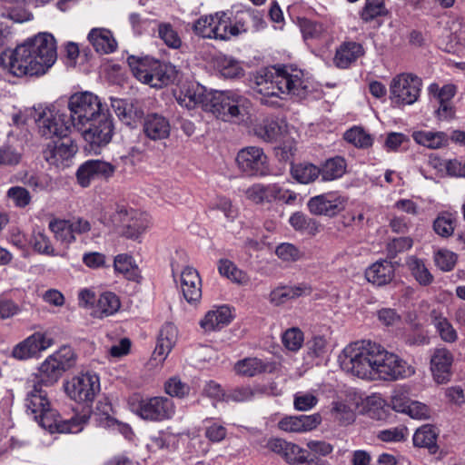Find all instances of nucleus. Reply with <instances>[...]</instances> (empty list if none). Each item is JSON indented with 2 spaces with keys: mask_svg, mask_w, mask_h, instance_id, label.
I'll list each match as a JSON object with an SVG mask.
<instances>
[{
  "mask_svg": "<svg viewBox=\"0 0 465 465\" xmlns=\"http://www.w3.org/2000/svg\"><path fill=\"white\" fill-rule=\"evenodd\" d=\"M389 11L384 0H365L364 5L359 13L363 23L378 21L379 18L386 16Z\"/></svg>",
  "mask_w": 465,
  "mask_h": 465,
  "instance_id": "obj_45",
  "label": "nucleus"
},
{
  "mask_svg": "<svg viewBox=\"0 0 465 465\" xmlns=\"http://www.w3.org/2000/svg\"><path fill=\"white\" fill-rule=\"evenodd\" d=\"M421 79L412 74H400L390 84V99L397 105L413 104L420 97Z\"/></svg>",
  "mask_w": 465,
  "mask_h": 465,
  "instance_id": "obj_8",
  "label": "nucleus"
},
{
  "mask_svg": "<svg viewBox=\"0 0 465 465\" xmlns=\"http://www.w3.org/2000/svg\"><path fill=\"white\" fill-rule=\"evenodd\" d=\"M318 402L317 391H298L293 395V408L298 411H311Z\"/></svg>",
  "mask_w": 465,
  "mask_h": 465,
  "instance_id": "obj_53",
  "label": "nucleus"
},
{
  "mask_svg": "<svg viewBox=\"0 0 465 465\" xmlns=\"http://www.w3.org/2000/svg\"><path fill=\"white\" fill-rule=\"evenodd\" d=\"M64 390L74 401L92 402L100 391V379L95 373H81L68 381Z\"/></svg>",
  "mask_w": 465,
  "mask_h": 465,
  "instance_id": "obj_12",
  "label": "nucleus"
},
{
  "mask_svg": "<svg viewBox=\"0 0 465 465\" xmlns=\"http://www.w3.org/2000/svg\"><path fill=\"white\" fill-rule=\"evenodd\" d=\"M273 365L268 361L257 357H247L235 362L233 371L239 376L254 377L265 372H272Z\"/></svg>",
  "mask_w": 465,
  "mask_h": 465,
  "instance_id": "obj_27",
  "label": "nucleus"
},
{
  "mask_svg": "<svg viewBox=\"0 0 465 465\" xmlns=\"http://www.w3.org/2000/svg\"><path fill=\"white\" fill-rule=\"evenodd\" d=\"M88 125V128L83 130V137L88 144V150L98 153L101 148L106 146L112 140L113 121L107 114H104L92 121Z\"/></svg>",
  "mask_w": 465,
  "mask_h": 465,
  "instance_id": "obj_15",
  "label": "nucleus"
},
{
  "mask_svg": "<svg viewBox=\"0 0 465 465\" xmlns=\"http://www.w3.org/2000/svg\"><path fill=\"white\" fill-rule=\"evenodd\" d=\"M38 131L46 138H65L72 126L68 114L60 111L47 108L36 119Z\"/></svg>",
  "mask_w": 465,
  "mask_h": 465,
  "instance_id": "obj_13",
  "label": "nucleus"
},
{
  "mask_svg": "<svg viewBox=\"0 0 465 465\" xmlns=\"http://www.w3.org/2000/svg\"><path fill=\"white\" fill-rule=\"evenodd\" d=\"M289 223L294 230L307 234L315 235L319 231V223L314 219L300 212L292 214Z\"/></svg>",
  "mask_w": 465,
  "mask_h": 465,
  "instance_id": "obj_51",
  "label": "nucleus"
},
{
  "mask_svg": "<svg viewBox=\"0 0 465 465\" xmlns=\"http://www.w3.org/2000/svg\"><path fill=\"white\" fill-rule=\"evenodd\" d=\"M216 66L224 78L235 79L243 75L244 71L240 63L225 55L216 59Z\"/></svg>",
  "mask_w": 465,
  "mask_h": 465,
  "instance_id": "obj_50",
  "label": "nucleus"
},
{
  "mask_svg": "<svg viewBox=\"0 0 465 465\" xmlns=\"http://www.w3.org/2000/svg\"><path fill=\"white\" fill-rule=\"evenodd\" d=\"M158 35L169 47L179 48L181 46V38L170 24H161L158 27Z\"/></svg>",
  "mask_w": 465,
  "mask_h": 465,
  "instance_id": "obj_63",
  "label": "nucleus"
},
{
  "mask_svg": "<svg viewBox=\"0 0 465 465\" xmlns=\"http://www.w3.org/2000/svg\"><path fill=\"white\" fill-rule=\"evenodd\" d=\"M207 111L225 122H240L249 113L250 100L239 91L212 92Z\"/></svg>",
  "mask_w": 465,
  "mask_h": 465,
  "instance_id": "obj_5",
  "label": "nucleus"
},
{
  "mask_svg": "<svg viewBox=\"0 0 465 465\" xmlns=\"http://www.w3.org/2000/svg\"><path fill=\"white\" fill-rule=\"evenodd\" d=\"M252 88L265 97L287 94L304 99L312 92L313 85L302 70L283 65L259 70L253 75Z\"/></svg>",
  "mask_w": 465,
  "mask_h": 465,
  "instance_id": "obj_3",
  "label": "nucleus"
},
{
  "mask_svg": "<svg viewBox=\"0 0 465 465\" xmlns=\"http://www.w3.org/2000/svg\"><path fill=\"white\" fill-rule=\"evenodd\" d=\"M320 178L323 183L333 182L343 177L347 172V162L340 155L326 159L319 166Z\"/></svg>",
  "mask_w": 465,
  "mask_h": 465,
  "instance_id": "obj_31",
  "label": "nucleus"
},
{
  "mask_svg": "<svg viewBox=\"0 0 465 465\" xmlns=\"http://www.w3.org/2000/svg\"><path fill=\"white\" fill-rule=\"evenodd\" d=\"M180 288L184 299L191 304L202 298V281L196 269L186 266L180 274Z\"/></svg>",
  "mask_w": 465,
  "mask_h": 465,
  "instance_id": "obj_22",
  "label": "nucleus"
},
{
  "mask_svg": "<svg viewBox=\"0 0 465 465\" xmlns=\"http://www.w3.org/2000/svg\"><path fill=\"white\" fill-rule=\"evenodd\" d=\"M253 132L264 142H273L281 134V126L273 119H264L254 126Z\"/></svg>",
  "mask_w": 465,
  "mask_h": 465,
  "instance_id": "obj_49",
  "label": "nucleus"
},
{
  "mask_svg": "<svg viewBox=\"0 0 465 465\" xmlns=\"http://www.w3.org/2000/svg\"><path fill=\"white\" fill-rule=\"evenodd\" d=\"M114 171L115 167L110 163L101 160H88L79 166L76 178L82 187H88L92 180L111 177Z\"/></svg>",
  "mask_w": 465,
  "mask_h": 465,
  "instance_id": "obj_19",
  "label": "nucleus"
},
{
  "mask_svg": "<svg viewBox=\"0 0 465 465\" xmlns=\"http://www.w3.org/2000/svg\"><path fill=\"white\" fill-rule=\"evenodd\" d=\"M290 173L292 177L301 184H310L315 182L321 174L319 166L308 163H292Z\"/></svg>",
  "mask_w": 465,
  "mask_h": 465,
  "instance_id": "obj_39",
  "label": "nucleus"
},
{
  "mask_svg": "<svg viewBox=\"0 0 465 465\" xmlns=\"http://www.w3.org/2000/svg\"><path fill=\"white\" fill-rule=\"evenodd\" d=\"M120 306L118 296L114 292H105L96 301L94 313L99 318L108 317L118 312Z\"/></svg>",
  "mask_w": 465,
  "mask_h": 465,
  "instance_id": "obj_44",
  "label": "nucleus"
},
{
  "mask_svg": "<svg viewBox=\"0 0 465 465\" xmlns=\"http://www.w3.org/2000/svg\"><path fill=\"white\" fill-rule=\"evenodd\" d=\"M453 353L446 348H436L430 357V369L434 381L448 383L452 376Z\"/></svg>",
  "mask_w": 465,
  "mask_h": 465,
  "instance_id": "obj_18",
  "label": "nucleus"
},
{
  "mask_svg": "<svg viewBox=\"0 0 465 465\" xmlns=\"http://www.w3.org/2000/svg\"><path fill=\"white\" fill-rule=\"evenodd\" d=\"M439 431L433 425L426 424L415 431L412 440L415 447L426 448L432 454L438 451L437 438Z\"/></svg>",
  "mask_w": 465,
  "mask_h": 465,
  "instance_id": "obj_38",
  "label": "nucleus"
},
{
  "mask_svg": "<svg viewBox=\"0 0 465 465\" xmlns=\"http://www.w3.org/2000/svg\"><path fill=\"white\" fill-rule=\"evenodd\" d=\"M311 288L306 284H300L298 286H281L272 290L270 293L271 303L278 306L283 304L288 300L298 298L302 295H309Z\"/></svg>",
  "mask_w": 465,
  "mask_h": 465,
  "instance_id": "obj_36",
  "label": "nucleus"
},
{
  "mask_svg": "<svg viewBox=\"0 0 465 465\" xmlns=\"http://www.w3.org/2000/svg\"><path fill=\"white\" fill-rule=\"evenodd\" d=\"M394 272V266L391 262L380 260L366 269L365 278L373 285L383 286L392 281Z\"/></svg>",
  "mask_w": 465,
  "mask_h": 465,
  "instance_id": "obj_29",
  "label": "nucleus"
},
{
  "mask_svg": "<svg viewBox=\"0 0 465 465\" xmlns=\"http://www.w3.org/2000/svg\"><path fill=\"white\" fill-rule=\"evenodd\" d=\"M56 59V41L49 33L29 37L9 54L0 56L2 65L16 77L44 75Z\"/></svg>",
  "mask_w": 465,
  "mask_h": 465,
  "instance_id": "obj_2",
  "label": "nucleus"
},
{
  "mask_svg": "<svg viewBox=\"0 0 465 465\" xmlns=\"http://www.w3.org/2000/svg\"><path fill=\"white\" fill-rule=\"evenodd\" d=\"M111 106L118 118L128 126H134L143 115L141 108L124 99L112 98Z\"/></svg>",
  "mask_w": 465,
  "mask_h": 465,
  "instance_id": "obj_32",
  "label": "nucleus"
},
{
  "mask_svg": "<svg viewBox=\"0 0 465 465\" xmlns=\"http://www.w3.org/2000/svg\"><path fill=\"white\" fill-rule=\"evenodd\" d=\"M321 422L322 416L319 413L287 416L279 421L278 427L287 432H305L314 430Z\"/></svg>",
  "mask_w": 465,
  "mask_h": 465,
  "instance_id": "obj_24",
  "label": "nucleus"
},
{
  "mask_svg": "<svg viewBox=\"0 0 465 465\" xmlns=\"http://www.w3.org/2000/svg\"><path fill=\"white\" fill-rule=\"evenodd\" d=\"M49 229L54 233L57 241L68 245L75 241V236L71 230L68 220H53L49 223Z\"/></svg>",
  "mask_w": 465,
  "mask_h": 465,
  "instance_id": "obj_52",
  "label": "nucleus"
},
{
  "mask_svg": "<svg viewBox=\"0 0 465 465\" xmlns=\"http://www.w3.org/2000/svg\"><path fill=\"white\" fill-rule=\"evenodd\" d=\"M339 362L342 371L361 379L378 375L383 381H397L415 373V369L399 355L366 340L347 345Z\"/></svg>",
  "mask_w": 465,
  "mask_h": 465,
  "instance_id": "obj_1",
  "label": "nucleus"
},
{
  "mask_svg": "<svg viewBox=\"0 0 465 465\" xmlns=\"http://www.w3.org/2000/svg\"><path fill=\"white\" fill-rule=\"evenodd\" d=\"M433 260L435 265L442 272H450L455 267L458 255L447 249H440L434 252Z\"/></svg>",
  "mask_w": 465,
  "mask_h": 465,
  "instance_id": "obj_57",
  "label": "nucleus"
},
{
  "mask_svg": "<svg viewBox=\"0 0 465 465\" xmlns=\"http://www.w3.org/2000/svg\"><path fill=\"white\" fill-rule=\"evenodd\" d=\"M235 161L239 170L247 176L264 177L270 174L268 157L258 146L241 149Z\"/></svg>",
  "mask_w": 465,
  "mask_h": 465,
  "instance_id": "obj_10",
  "label": "nucleus"
},
{
  "mask_svg": "<svg viewBox=\"0 0 465 465\" xmlns=\"http://www.w3.org/2000/svg\"><path fill=\"white\" fill-rule=\"evenodd\" d=\"M244 194L250 202L264 205L279 201L286 204L293 203L297 199V193L289 189H283L278 183H256L249 186Z\"/></svg>",
  "mask_w": 465,
  "mask_h": 465,
  "instance_id": "obj_9",
  "label": "nucleus"
},
{
  "mask_svg": "<svg viewBox=\"0 0 465 465\" xmlns=\"http://www.w3.org/2000/svg\"><path fill=\"white\" fill-rule=\"evenodd\" d=\"M51 356L56 360L64 371L70 370L76 364L77 355L70 346H62Z\"/></svg>",
  "mask_w": 465,
  "mask_h": 465,
  "instance_id": "obj_58",
  "label": "nucleus"
},
{
  "mask_svg": "<svg viewBox=\"0 0 465 465\" xmlns=\"http://www.w3.org/2000/svg\"><path fill=\"white\" fill-rule=\"evenodd\" d=\"M344 139L356 147L368 148L372 145L373 138L361 127H352L347 130L343 135Z\"/></svg>",
  "mask_w": 465,
  "mask_h": 465,
  "instance_id": "obj_55",
  "label": "nucleus"
},
{
  "mask_svg": "<svg viewBox=\"0 0 465 465\" xmlns=\"http://www.w3.org/2000/svg\"><path fill=\"white\" fill-rule=\"evenodd\" d=\"M231 320V310L228 306L224 305L209 311L200 322V325L205 331H213L229 324Z\"/></svg>",
  "mask_w": 465,
  "mask_h": 465,
  "instance_id": "obj_34",
  "label": "nucleus"
},
{
  "mask_svg": "<svg viewBox=\"0 0 465 465\" xmlns=\"http://www.w3.org/2000/svg\"><path fill=\"white\" fill-rule=\"evenodd\" d=\"M430 320L442 341L448 343H453L458 340L456 330L441 312L432 310L430 312Z\"/></svg>",
  "mask_w": 465,
  "mask_h": 465,
  "instance_id": "obj_41",
  "label": "nucleus"
},
{
  "mask_svg": "<svg viewBox=\"0 0 465 465\" xmlns=\"http://www.w3.org/2000/svg\"><path fill=\"white\" fill-rule=\"evenodd\" d=\"M212 211H220L228 221H233L238 215V209L232 205V201L224 196H219L209 205Z\"/></svg>",
  "mask_w": 465,
  "mask_h": 465,
  "instance_id": "obj_59",
  "label": "nucleus"
},
{
  "mask_svg": "<svg viewBox=\"0 0 465 465\" xmlns=\"http://www.w3.org/2000/svg\"><path fill=\"white\" fill-rule=\"evenodd\" d=\"M413 140L419 145L436 150L448 145L449 136L444 132L414 131L411 134Z\"/></svg>",
  "mask_w": 465,
  "mask_h": 465,
  "instance_id": "obj_37",
  "label": "nucleus"
},
{
  "mask_svg": "<svg viewBox=\"0 0 465 465\" xmlns=\"http://www.w3.org/2000/svg\"><path fill=\"white\" fill-rule=\"evenodd\" d=\"M149 226L147 217L134 211L131 213L130 221L124 225L122 233L129 239H137Z\"/></svg>",
  "mask_w": 465,
  "mask_h": 465,
  "instance_id": "obj_46",
  "label": "nucleus"
},
{
  "mask_svg": "<svg viewBox=\"0 0 465 465\" xmlns=\"http://www.w3.org/2000/svg\"><path fill=\"white\" fill-rule=\"evenodd\" d=\"M218 271L221 275L241 285H245L250 281L248 274L245 272L240 270L232 262L228 259H221L219 261Z\"/></svg>",
  "mask_w": 465,
  "mask_h": 465,
  "instance_id": "obj_48",
  "label": "nucleus"
},
{
  "mask_svg": "<svg viewBox=\"0 0 465 465\" xmlns=\"http://www.w3.org/2000/svg\"><path fill=\"white\" fill-rule=\"evenodd\" d=\"M29 390L25 398L26 411L44 429L51 433H78L87 423L85 415H75L69 420H61L51 407L47 392L43 385L28 381Z\"/></svg>",
  "mask_w": 465,
  "mask_h": 465,
  "instance_id": "obj_4",
  "label": "nucleus"
},
{
  "mask_svg": "<svg viewBox=\"0 0 465 465\" xmlns=\"http://www.w3.org/2000/svg\"><path fill=\"white\" fill-rule=\"evenodd\" d=\"M259 19L258 12L254 11H246L242 12L238 17L236 22L232 25L230 18L227 16L225 13H223V21L226 22L225 34L227 35L226 40L231 39L233 36H238L239 35L247 32V22L248 20H256Z\"/></svg>",
  "mask_w": 465,
  "mask_h": 465,
  "instance_id": "obj_43",
  "label": "nucleus"
},
{
  "mask_svg": "<svg viewBox=\"0 0 465 465\" xmlns=\"http://www.w3.org/2000/svg\"><path fill=\"white\" fill-rule=\"evenodd\" d=\"M408 435L409 431L405 426H398L380 430L377 437L385 442H401L404 441Z\"/></svg>",
  "mask_w": 465,
  "mask_h": 465,
  "instance_id": "obj_62",
  "label": "nucleus"
},
{
  "mask_svg": "<svg viewBox=\"0 0 465 465\" xmlns=\"http://www.w3.org/2000/svg\"><path fill=\"white\" fill-rule=\"evenodd\" d=\"M87 38L95 51L101 54L113 53L117 47L113 33L106 28H93Z\"/></svg>",
  "mask_w": 465,
  "mask_h": 465,
  "instance_id": "obj_33",
  "label": "nucleus"
},
{
  "mask_svg": "<svg viewBox=\"0 0 465 465\" xmlns=\"http://www.w3.org/2000/svg\"><path fill=\"white\" fill-rule=\"evenodd\" d=\"M261 392L259 389H253L252 387L246 386H238L232 389H230L226 391V395L224 398L225 402L233 401V402H245L252 401L255 395Z\"/></svg>",
  "mask_w": 465,
  "mask_h": 465,
  "instance_id": "obj_54",
  "label": "nucleus"
},
{
  "mask_svg": "<svg viewBox=\"0 0 465 465\" xmlns=\"http://www.w3.org/2000/svg\"><path fill=\"white\" fill-rule=\"evenodd\" d=\"M155 61L156 59L149 56L130 55L127 58V63L133 74L143 84L147 83V79H149L150 74L153 71V62Z\"/></svg>",
  "mask_w": 465,
  "mask_h": 465,
  "instance_id": "obj_42",
  "label": "nucleus"
},
{
  "mask_svg": "<svg viewBox=\"0 0 465 465\" xmlns=\"http://www.w3.org/2000/svg\"><path fill=\"white\" fill-rule=\"evenodd\" d=\"M456 227V218L448 212L438 214L432 223L434 232L441 238L447 239L453 235Z\"/></svg>",
  "mask_w": 465,
  "mask_h": 465,
  "instance_id": "obj_47",
  "label": "nucleus"
},
{
  "mask_svg": "<svg viewBox=\"0 0 465 465\" xmlns=\"http://www.w3.org/2000/svg\"><path fill=\"white\" fill-rule=\"evenodd\" d=\"M112 407L108 403L99 401L96 406V411L94 413L96 422L99 426L104 428H111L115 424V419L111 417L110 411Z\"/></svg>",
  "mask_w": 465,
  "mask_h": 465,
  "instance_id": "obj_64",
  "label": "nucleus"
},
{
  "mask_svg": "<svg viewBox=\"0 0 465 465\" xmlns=\"http://www.w3.org/2000/svg\"><path fill=\"white\" fill-rule=\"evenodd\" d=\"M178 338V331L174 324L167 322L160 330L157 344L153 351V360L163 361L168 356Z\"/></svg>",
  "mask_w": 465,
  "mask_h": 465,
  "instance_id": "obj_25",
  "label": "nucleus"
},
{
  "mask_svg": "<svg viewBox=\"0 0 465 465\" xmlns=\"http://www.w3.org/2000/svg\"><path fill=\"white\" fill-rule=\"evenodd\" d=\"M143 133L152 141H163L170 136L171 124L163 114H147L143 120Z\"/></svg>",
  "mask_w": 465,
  "mask_h": 465,
  "instance_id": "obj_21",
  "label": "nucleus"
},
{
  "mask_svg": "<svg viewBox=\"0 0 465 465\" xmlns=\"http://www.w3.org/2000/svg\"><path fill=\"white\" fill-rule=\"evenodd\" d=\"M146 84L154 88H162L172 83L174 79V67L159 60L153 62V69Z\"/></svg>",
  "mask_w": 465,
  "mask_h": 465,
  "instance_id": "obj_35",
  "label": "nucleus"
},
{
  "mask_svg": "<svg viewBox=\"0 0 465 465\" xmlns=\"http://www.w3.org/2000/svg\"><path fill=\"white\" fill-rule=\"evenodd\" d=\"M211 94L212 92H207L204 86L198 84H191L181 90L177 101L182 106H185L188 109L200 105L203 110L207 111Z\"/></svg>",
  "mask_w": 465,
  "mask_h": 465,
  "instance_id": "obj_23",
  "label": "nucleus"
},
{
  "mask_svg": "<svg viewBox=\"0 0 465 465\" xmlns=\"http://www.w3.org/2000/svg\"><path fill=\"white\" fill-rule=\"evenodd\" d=\"M76 152L77 145L66 136L49 142L43 151V155L49 164L64 169L70 165Z\"/></svg>",
  "mask_w": 465,
  "mask_h": 465,
  "instance_id": "obj_16",
  "label": "nucleus"
},
{
  "mask_svg": "<svg viewBox=\"0 0 465 465\" xmlns=\"http://www.w3.org/2000/svg\"><path fill=\"white\" fill-rule=\"evenodd\" d=\"M114 266L116 272L123 273L127 279L134 280L138 277V268L130 255L118 254L114 258Z\"/></svg>",
  "mask_w": 465,
  "mask_h": 465,
  "instance_id": "obj_56",
  "label": "nucleus"
},
{
  "mask_svg": "<svg viewBox=\"0 0 465 465\" xmlns=\"http://www.w3.org/2000/svg\"><path fill=\"white\" fill-rule=\"evenodd\" d=\"M267 447L281 455L290 465H328V461L317 457H311L307 450L282 439H272Z\"/></svg>",
  "mask_w": 465,
  "mask_h": 465,
  "instance_id": "obj_11",
  "label": "nucleus"
},
{
  "mask_svg": "<svg viewBox=\"0 0 465 465\" xmlns=\"http://www.w3.org/2000/svg\"><path fill=\"white\" fill-rule=\"evenodd\" d=\"M68 107L72 126L79 131L101 115L106 114L99 97L91 92L75 93L71 95Z\"/></svg>",
  "mask_w": 465,
  "mask_h": 465,
  "instance_id": "obj_6",
  "label": "nucleus"
},
{
  "mask_svg": "<svg viewBox=\"0 0 465 465\" xmlns=\"http://www.w3.org/2000/svg\"><path fill=\"white\" fill-rule=\"evenodd\" d=\"M411 402L409 389L405 386L395 388L391 396V406L397 412L404 413Z\"/></svg>",
  "mask_w": 465,
  "mask_h": 465,
  "instance_id": "obj_60",
  "label": "nucleus"
},
{
  "mask_svg": "<svg viewBox=\"0 0 465 465\" xmlns=\"http://www.w3.org/2000/svg\"><path fill=\"white\" fill-rule=\"evenodd\" d=\"M132 411L141 419L149 421H163L170 420L175 413L173 401L166 397L154 396L145 399H132Z\"/></svg>",
  "mask_w": 465,
  "mask_h": 465,
  "instance_id": "obj_7",
  "label": "nucleus"
},
{
  "mask_svg": "<svg viewBox=\"0 0 465 465\" xmlns=\"http://www.w3.org/2000/svg\"><path fill=\"white\" fill-rule=\"evenodd\" d=\"M32 244L35 251L39 253L49 256L57 255V252L54 249L49 237L42 231L34 232Z\"/></svg>",
  "mask_w": 465,
  "mask_h": 465,
  "instance_id": "obj_61",
  "label": "nucleus"
},
{
  "mask_svg": "<svg viewBox=\"0 0 465 465\" xmlns=\"http://www.w3.org/2000/svg\"><path fill=\"white\" fill-rule=\"evenodd\" d=\"M54 343V339L49 333L35 331L14 347L12 356L20 361L28 360L47 350Z\"/></svg>",
  "mask_w": 465,
  "mask_h": 465,
  "instance_id": "obj_17",
  "label": "nucleus"
},
{
  "mask_svg": "<svg viewBox=\"0 0 465 465\" xmlns=\"http://www.w3.org/2000/svg\"><path fill=\"white\" fill-rule=\"evenodd\" d=\"M179 447L178 434L173 433L171 428L161 430L150 436L147 449L151 452H174Z\"/></svg>",
  "mask_w": 465,
  "mask_h": 465,
  "instance_id": "obj_30",
  "label": "nucleus"
},
{
  "mask_svg": "<svg viewBox=\"0 0 465 465\" xmlns=\"http://www.w3.org/2000/svg\"><path fill=\"white\" fill-rule=\"evenodd\" d=\"M226 22L223 21V13H216L214 15L200 17L193 24V31L203 38L226 40Z\"/></svg>",
  "mask_w": 465,
  "mask_h": 465,
  "instance_id": "obj_20",
  "label": "nucleus"
},
{
  "mask_svg": "<svg viewBox=\"0 0 465 465\" xmlns=\"http://www.w3.org/2000/svg\"><path fill=\"white\" fill-rule=\"evenodd\" d=\"M406 265L420 285L429 286L433 282L434 276L423 259L411 255L407 258Z\"/></svg>",
  "mask_w": 465,
  "mask_h": 465,
  "instance_id": "obj_40",
  "label": "nucleus"
},
{
  "mask_svg": "<svg viewBox=\"0 0 465 465\" xmlns=\"http://www.w3.org/2000/svg\"><path fill=\"white\" fill-rule=\"evenodd\" d=\"M348 197L340 191L315 195L307 202V208L314 215L334 217L345 210Z\"/></svg>",
  "mask_w": 465,
  "mask_h": 465,
  "instance_id": "obj_14",
  "label": "nucleus"
},
{
  "mask_svg": "<svg viewBox=\"0 0 465 465\" xmlns=\"http://www.w3.org/2000/svg\"><path fill=\"white\" fill-rule=\"evenodd\" d=\"M364 54V48L361 44L354 41H345L336 49L333 58L335 66L346 69Z\"/></svg>",
  "mask_w": 465,
  "mask_h": 465,
  "instance_id": "obj_26",
  "label": "nucleus"
},
{
  "mask_svg": "<svg viewBox=\"0 0 465 465\" xmlns=\"http://www.w3.org/2000/svg\"><path fill=\"white\" fill-rule=\"evenodd\" d=\"M64 372V370L59 366L56 360L49 355L40 364L38 372L35 374L31 381L45 387H50L58 381Z\"/></svg>",
  "mask_w": 465,
  "mask_h": 465,
  "instance_id": "obj_28",
  "label": "nucleus"
}]
</instances>
